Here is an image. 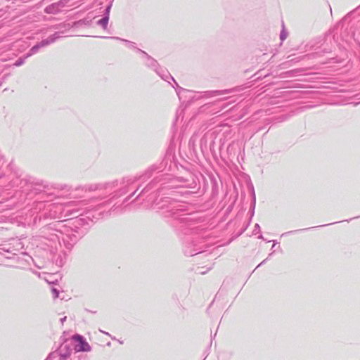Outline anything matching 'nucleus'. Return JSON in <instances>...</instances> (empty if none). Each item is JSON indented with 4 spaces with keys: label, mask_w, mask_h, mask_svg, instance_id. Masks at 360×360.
<instances>
[{
    "label": "nucleus",
    "mask_w": 360,
    "mask_h": 360,
    "mask_svg": "<svg viewBox=\"0 0 360 360\" xmlns=\"http://www.w3.org/2000/svg\"><path fill=\"white\" fill-rule=\"evenodd\" d=\"M160 208L165 210L166 216H172L177 219L186 230V234L190 238L184 248V254L187 256H194L201 252L202 214L201 212L184 213L185 205L174 200L165 198Z\"/></svg>",
    "instance_id": "1"
},
{
    "label": "nucleus",
    "mask_w": 360,
    "mask_h": 360,
    "mask_svg": "<svg viewBox=\"0 0 360 360\" xmlns=\"http://www.w3.org/2000/svg\"><path fill=\"white\" fill-rule=\"evenodd\" d=\"M156 72L160 75V77L162 79L167 82L168 83H170L169 79L174 82V84L176 86V94L178 95L179 98L180 100H184L183 101L186 102V98H191V99L195 98L196 94L193 91L187 90V89H185L179 86L178 85L177 82L173 78V77L167 71L162 70L160 72L158 70H157Z\"/></svg>",
    "instance_id": "2"
},
{
    "label": "nucleus",
    "mask_w": 360,
    "mask_h": 360,
    "mask_svg": "<svg viewBox=\"0 0 360 360\" xmlns=\"http://www.w3.org/2000/svg\"><path fill=\"white\" fill-rule=\"evenodd\" d=\"M60 36L59 32H56L53 34L49 36L47 39H43L41 41L37 44L30 49L29 52L25 55V58H29L30 56L37 53L39 49L55 42V41L60 38Z\"/></svg>",
    "instance_id": "3"
},
{
    "label": "nucleus",
    "mask_w": 360,
    "mask_h": 360,
    "mask_svg": "<svg viewBox=\"0 0 360 360\" xmlns=\"http://www.w3.org/2000/svg\"><path fill=\"white\" fill-rule=\"evenodd\" d=\"M72 340L76 342L75 345V350L78 352H89L91 351V346L86 341L85 338L80 335L76 334L72 336Z\"/></svg>",
    "instance_id": "4"
},
{
    "label": "nucleus",
    "mask_w": 360,
    "mask_h": 360,
    "mask_svg": "<svg viewBox=\"0 0 360 360\" xmlns=\"http://www.w3.org/2000/svg\"><path fill=\"white\" fill-rule=\"evenodd\" d=\"M117 181L108 183L104 185H91L89 187L90 190H104L106 194H110L116 191Z\"/></svg>",
    "instance_id": "5"
},
{
    "label": "nucleus",
    "mask_w": 360,
    "mask_h": 360,
    "mask_svg": "<svg viewBox=\"0 0 360 360\" xmlns=\"http://www.w3.org/2000/svg\"><path fill=\"white\" fill-rule=\"evenodd\" d=\"M137 51L143 55V58L146 60L145 61L146 65H147L149 68H153L156 72L158 70H157L158 62L154 58H153L151 56H150L145 51H143L139 49H137Z\"/></svg>",
    "instance_id": "6"
},
{
    "label": "nucleus",
    "mask_w": 360,
    "mask_h": 360,
    "mask_svg": "<svg viewBox=\"0 0 360 360\" xmlns=\"http://www.w3.org/2000/svg\"><path fill=\"white\" fill-rule=\"evenodd\" d=\"M72 349L66 344H63L59 347L58 351H56L55 352H56V355L58 354L59 356L68 360L72 354Z\"/></svg>",
    "instance_id": "7"
},
{
    "label": "nucleus",
    "mask_w": 360,
    "mask_h": 360,
    "mask_svg": "<svg viewBox=\"0 0 360 360\" xmlns=\"http://www.w3.org/2000/svg\"><path fill=\"white\" fill-rule=\"evenodd\" d=\"M112 4H110L105 9L104 16L97 21V25L103 29H106L109 20V15Z\"/></svg>",
    "instance_id": "8"
},
{
    "label": "nucleus",
    "mask_w": 360,
    "mask_h": 360,
    "mask_svg": "<svg viewBox=\"0 0 360 360\" xmlns=\"http://www.w3.org/2000/svg\"><path fill=\"white\" fill-rule=\"evenodd\" d=\"M73 206L74 202H70L64 206L62 210H60V212H65V216L70 215L77 217V215H76V214L80 211V209L72 207Z\"/></svg>",
    "instance_id": "9"
},
{
    "label": "nucleus",
    "mask_w": 360,
    "mask_h": 360,
    "mask_svg": "<svg viewBox=\"0 0 360 360\" xmlns=\"http://www.w3.org/2000/svg\"><path fill=\"white\" fill-rule=\"evenodd\" d=\"M228 92H229L228 90H224V91H204V94H203L204 100L207 99V98L218 97L219 96H222V95H224L225 94H227Z\"/></svg>",
    "instance_id": "10"
},
{
    "label": "nucleus",
    "mask_w": 360,
    "mask_h": 360,
    "mask_svg": "<svg viewBox=\"0 0 360 360\" xmlns=\"http://www.w3.org/2000/svg\"><path fill=\"white\" fill-rule=\"evenodd\" d=\"M60 10L56 3H53L45 8L44 12L47 14H57Z\"/></svg>",
    "instance_id": "11"
},
{
    "label": "nucleus",
    "mask_w": 360,
    "mask_h": 360,
    "mask_svg": "<svg viewBox=\"0 0 360 360\" xmlns=\"http://www.w3.org/2000/svg\"><path fill=\"white\" fill-rule=\"evenodd\" d=\"M103 38H109L108 37H103ZM111 39H117V40H120V41H124L127 43V46L129 48V49H136L135 47V45H134V43L133 42H131L128 40H126V39H121L120 37H110Z\"/></svg>",
    "instance_id": "12"
},
{
    "label": "nucleus",
    "mask_w": 360,
    "mask_h": 360,
    "mask_svg": "<svg viewBox=\"0 0 360 360\" xmlns=\"http://www.w3.org/2000/svg\"><path fill=\"white\" fill-rule=\"evenodd\" d=\"M68 238V236H66L63 237L62 240H63L65 245L66 246L67 249L70 250L73 247V244L75 243V241H73V243H68V242H67Z\"/></svg>",
    "instance_id": "13"
},
{
    "label": "nucleus",
    "mask_w": 360,
    "mask_h": 360,
    "mask_svg": "<svg viewBox=\"0 0 360 360\" xmlns=\"http://www.w3.org/2000/svg\"><path fill=\"white\" fill-rule=\"evenodd\" d=\"M287 36H288V32L285 30L284 24L283 23V29H282V30L281 31V33H280V39H281V41H283L287 38Z\"/></svg>",
    "instance_id": "14"
},
{
    "label": "nucleus",
    "mask_w": 360,
    "mask_h": 360,
    "mask_svg": "<svg viewBox=\"0 0 360 360\" xmlns=\"http://www.w3.org/2000/svg\"><path fill=\"white\" fill-rule=\"evenodd\" d=\"M27 58H25V56L23 57V58H19L15 63H14V65L15 66H20L22 65V64H24L25 61V59Z\"/></svg>",
    "instance_id": "15"
},
{
    "label": "nucleus",
    "mask_w": 360,
    "mask_h": 360,
    "mask_svg": "<svg viewBox=\"0 0 360 360\" xmlns=\"http://www.w3.org/2000/svg\"><path fill=\"white\" fill-rule=\"evenodd\" d=\"M68 0H60L58 2H56L57 5L59 6V8L61 9L62 8L65 7L66 4H68Z\"/></svg>",
    "instance_id": "16"
},
{
    "label": "nucleus",
    "mask_w": 360,
    "mask_h": 360,
    "mask_svg": "<svg viewBox=\"0 0 360 360\" xmlns=\"http://www.w3.org/2000/svg\"><path fill=\"white\" fill-rule=\"evenodd\" d=\"M51 292H52L53 298H56V297H58V294H59V290H57L55 288H51Z\"/></svg>",
    "instance_id": "17"
},
{
    "label": "nucleus",
    "mask_w": 360,
    "mask_h": 360,
    "mask_svg": "<svg viewBox=\"0 0 360 360\" xmlns=\"http://www.w3.org/2000/svg\"><path fill=\"white\" fill-rule=\"evenodd\" d=\"M56 356V352L50 353L44 360H53Z\"/></svg>",
    "instance_id": "18"
},
{
    "label": "nucleus",
    "mask_w": 360,
    "mask_h": 360,
    "mask_svg": "<svg viewBox=\"0 0 360 360\" xmlns=\"http://www.w3.org/2000/svg\"><path fill=\"white\" fill-rule=\"evenodd\" d=\"M309 229H310V228H309ZM306 230H308V229H300V230H295V231H288V232H285V233H283V234L281 235V236H285V235L291 234V233H294V232H298V231H306Z\"/></svg>",
    "instance_id": "19"
},
{
    "label": "nucleus",
    "mask_w": 360,
    "mask_h": 360,
    "mask_svg": "<svg viewBox=\"0 0 360 360\" xmlns=\"http://www.w3.org/2000/svg\"><path fill=\"white\" fill-rule=\"evenodd\" d=\"M256 231H258V232L260 231V226H259V225L258 224H256L255 226V229L253 231L254 234L257 233Z\"/></svg>",
    "instance_id": "20"
},
{
    "label": "nucleus",
    "mask_w": 360,
    "mask_h": 360,
    "mask_svg": "<svg viewBox=\"0 0 360 360\" xmlns=\"http://www.w3.org/2000/svg\"><path fill=\"white\" fill-rule=\"evenodd\" d=\"M255 192L253 191V202H252V209L254 210L255 209Z\"/></svg>",
    "instance_id": "21"
},
{
    "label": "nucleus",
    "mask_w": 360,
    "mask_h": 360,
    "mask_svg": "<svg viewBox=\"0 0 360 360\" xmlns=\"http://www.w3.org/2000/svg\"><path fill=\"white\" fill-rule=\"evenodd\" d=\"M133 181H133V180H131V179H127V180L126 181V183H127V184L128 185V184H131Z\"/></svg>",
    "instance_id": "22"
},
{
    "label": "nucleus",
    "mask_w": 360,
    "mask_h": 360,
    "mask_svg": "<svg viewBox=\"0 0 360 360\" xmlns=\"http://www.w3.org/2000/svg\"><path fill=\"white\" fill-rule=\"evenodd\" d=\"M66 320V316L63 317V318H61L60 319V322L62 324H63L64 321H65Z\"/></svg>",
    "instance_id": "23"
},
{
    "label": "nucleus",
    "mask_w": 360,
    "mask_h": 360,
    "mask_svg": "<svg viewBox=\"0 0 360 360\" xmlns=\"http://www.w3.org/2000/svg\"><path fill=\"white\" fill-rule=\"evenodd\" d=\"M266 259H264L257 266V268L259 267L260 266H262V264H264L265 262H266Z\"/></svg>",
    "instance_id": "24"
},
{
    "label": "nucleus",
    "mask_w": 360,
    "mask_h": 360,
    "mask_svg": "<svg viewBox=\"0 0 360 360\" xmlns=\"http://www.w3.org/2000/svg\"><path fill=\"white\" fill-rule=\"evenodd\" d=\"M199 144H200V147L202 148V139H200Z\"/></svg>",
    "instance_id": "25"
},
{
    "label": "nucleus",
    "mask_w": 360,
    "mask_h": 360,
    "mask_svg": "<svg viewBox=\"0 0 360 360\" xmlns=\"http://www.w3.org/2000/svg\"><path fill=\"white\" fill-rule=\"evenodd\" d=\"M258 238L259 239H262V240H264L263 236L262 234H260L259 236H258Z\"/></svg>",
    "instance_id": "26"
},
{
    "label": "nucleus",
    "mask_w": 360,
    "mask_h": 360,
    "mask_svg": "<svg viewBox=\"0 0 360 360\" xmlns=\"http://www.w3.org/2000/svg\"><path fill=\"white\" fill-rule=\"evenodd\" d=\"M191 140H192L193 141H196V136H193V137H192V139H191Z\"/></svg>",
    "instance_id": "27"
},
{
    "label": "nucleus",
    "mask_w": 360,
    "mask_h": 360,
    "mask_svg": "<svg viewBox=\"0 0 360 360\" xmlns=\"http://www.w3.org/2000/svg\"><path fill=\"white\" fill-rule=\"evenodd\" d=\"M53 207H56L60 210L61 206H53Z\"/></svg>",
    "instance_id": "28"
},
{
    "label": "nucleus",
    "mask_w": 360,
    "mask_h": 360,
    "mask_svg": "<svg viewBox=\"0 0 360 360\" xmlns=\"http://www.w3.org/2000/svg\"><path fill=\"white\" fill-rule=\"evenodd\" d=\"M59 360H68V359H63V357L59 356Z\"/></svg>",
    "instance_id": "29"
},
{
    "label": "nucleus",
    "mask_w": 360,
    "mask_h": 360,
    "mask_svg": "<svg viewBox=\"0 0 360 360\" xmlns=\"http://www.w3.org/2000/svg\"><path fill=\"white\" fill-rule=\"evenodd\" d=\"M273 242H274V245H276V244H277V241L276 240H273Z\"/></svg>",
    "instance_id": "30"
},
{
    "label": "nucleus",
    "mask_w": 360,
    "mask_h": 360,
    "mask_svg": "<svg viewBox=\"0 0 360 360\" xmlns=\"http://www.w3.org/2000/svg\"><path fill=\"white\" fill-rule=\"evenodd\" d=\"M76 207H78V205H76ZM76 208H78V207H76ZM79 208L81 210V208H80V207H79Z\"/></svg>",
    "instance_id": "31"
}]
</instances>
